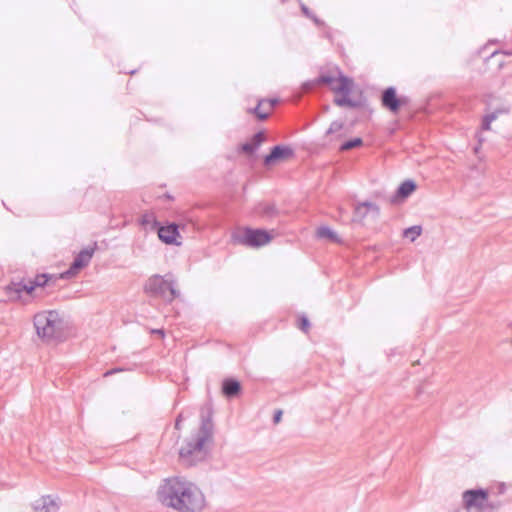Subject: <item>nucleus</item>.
I'll list each match as a JSON object with an SVG mask.
<instances>
[{"label":"nucleus","mask_w":512,"mask_h":512,"mask_svg":"<svg viewBox=\"0 0 512 512\" xmlns=\"http://www.w3.org/2000/svg\"><path fill=\"white\" fill-rule=\"evenodd\" d=\"M416 188H417V185H416L415 181H413L411 179L405 180L398 187L396 194L392 198V201H394V198H397V197L403 198V199L407 198L409 195H411L416 190Z\"/></svg>","instance_id":"obj_18"},{"label":"nucleus","mask_w":512,"mask_h":512,"mask_svg":"<svg viewBox=\"0 0 512 512\" xmlns=\"http://www.w3.org/2000/svg\"><path fill=\"white\" fill-rule=\"evenodd\" d=\"M241 392V384L233 378H226L222 382V393L227 398H233Z\"/></svg>","instance_id":"obj_15"},{"label":"nucleus","mask_w":512,"mask_h":512,"mask_svg":"<svg viewBox=\"0 0 512 512\" xmlns=\"http://www.w3.org/2000/svg\"><path fill=\"white\" fill-rule=\"evenodd\" d=\"M265 139V133L263 131H259L256 134H254L250 142L242 144L241 150L249 154L254 153L259 148V146L265 141Z\"/></svg>","instance_id":"obj_17"},{"label":"nucleus","mask_w":512,"mask_h":512,"mask_svg":"<svg viewBox=\"0 0 512 512\" xmlns=\"http://www.w3.org/2000/svg\"><path fill=\"white\" fill-rule=\"evenodd\" d=\"M340 74H342V72H340V71H338V77L322 74L319 77H317L313 82H307L305 84V86H307L308 88H311L313 85H316V84H325V85H328L330 87V89L333 91V88H336L337 84H340V82H341Z\"/></svg>","instance_id":"obj_16"},{"label":"nucleus","mask_w":512,"mask_h":512,"mask_svg":"<svg viewBox=\"0 0 512 512\" xmlns=\"http://www.w3.org/2000/svg\"><path fill=\"white\" fill-rule=\"evenodd\" d=\"M502 53L509 56L512 55V51H503Z\"/></svg>","instance_id":"obj_34"},{"label":"nucleus","mask_w":512,"mask_h":512,"mask_svg":"<svg viewBox=\"0 0 512 512\" xmlns=\"http://www.w3.org/2000/svg\"><path fill=\"white\" fill-rule=\"evenodd\" d=\"M309 327H310L309 319L306 316H304V315L301 316L300 319H299V328L302 331L307 332Z\"/></svg>","instance_id":"obj_29"},{"label":"nucleus","mask_w":512,"mask_h":512,"mask_svg":"<svg viewBox=\"0 0 512 512\" xmlns=\"http://www.w3.org/2000/svg\"><path fill=\"white\" fill-rule=\"evenodd\" d=\"M157 497L162 505L178 512H200L206 505L201 489L195 483L178 476L163 480Z\"/></svg>","instance_id":"obj_1"},{"label":"nucleus","mask_w":512,"mask_h":512,"mask_svg":"<svg viewBox=\"0 0 512 512\" xmlns=\"http://www.w3.org/2000/svg\"><path fill=\"white\" fill-rule=\"evenodd\" d=\"M258 213L264 218H274L278 215V209L274 203H262L258 207Z\"/></svg>","instance_id":"obj_19"},{"label":"nucleus","mask_w":512,"mask_h":512,"mask_svg":"<svg viewBox=\"0 0 512 512\" xmlns=\"http://www.w3.org/2000/svg\"><path fill=\"white\" fill-rule=\"evenodd\" d=\"M343 127H344L343 122L337 121V120L333 121L330 124L329 128L327 129L326 135H332L334 133L340 132L343 129Z\"/></svg>","instance_id":"obj_27"},{"label":"nucleus","mask_w":512,"mask_h":512,"mask_svg":"<svg viewBox=\"0 0 512 512\" xmlns=\"http://www.w3.org/2000/svg\"><path fill=\"white\" fill-rule=\"evenodd\" d=\"M421 233L422 227L420 225H413L403 231V237L409 239L411 242H414L421 235Z\"/></svg>","instance_id":"obj_24"},{"label":"nucleus","mask_w":512,"mask_h":512,"mask_svg":"<svg viewBox=\"0 0 512 512\" xmlns=\"http://www.w3.org/2000/svg\"><path fill=\"white\" fill-rule=\"evenodd\" d=\"M157 334H161V335H164V332L162 330H156L155 331Z\"/></svg>","instance_id":"obj_35"},{"label":"nucleus","mask_w":512,"mask_h":512,"mask_svg":"<svg viewBox=\"0 0 512 512\" xmlns=\"http://www.w3.org/2000/svg\"><path fill=\"white\" fill-rule=\"evenodd\" d=\"M97 244L94 243L92 247L82 249L74 258L69 269L63 275H74L80 269L86 267L90 262L96 250Z\"/></svg>","instance_id":"obj_9"},{"label":"nucleus","mask_w":512,"mask_h":512,"mask_svg":"<svg viewBox=\"0 0 512 512\" xmlns=\"http://www.w3.org/2000/svg\"><path fill=\"white\" fill-rule=\"evenodd\" d=\"M317 236L319 238H328L332 242L340 243L341 239L338 234L328 226H321L317 229Z\"/></svg>","instance_id":"obj_21"},{"label":"nucleus","mask_w":512,"mask_h":512,"mask_svg":"<svg viewBox=\"0 0 512 512\" xmlns=\"http://www.w3.org/2000/svg\"><path fill=\"white\" fill-rule=\"evenodd\" d=\"M33 323L38 337L44 341L58 340L63 336L64 320L56 310L36 313Z\"/></svg>","instance_id":"obj_3"},{"label":"nucleus","mask_w":512,"mask_h":512,"mask_svg":"<svg viewBox=\"0 0 512 512\" xmlns=\"http://www.w3.org/2000/svg\"><path fill=\"white\" fill-rule=\"evenodd\" d=\"M59 503L50 495L42 496L33 503L34 512H59Z\"/></svg>","instance_id":"obj_13"},{"label":"nucleus","mask_w":512,"mask_h":512,"mask_svg":"<svg viewBox=\"0 0 512 512\" xmlns=\"http://www.w3.org/2000/svg\"><path fill=\"white\" fill-rule=\"evenodd\" d=\"M464 509L458 512H491L487 504L488 493L484 489L467 490L463 493Z\"/></svg>","instance_id":"obj_5"},{"label":"nucleus","mask_w":512,"mask_h":512,"mask_svg":"<svg viewBox=\"0 0 512 512\" xmlns=\"http://www.w3.org/2000/svg\"><path fill=\"white\" fill-rule=\"evenodd\" d=\"M144 292L151 297L162 298L167 303L173 302L180 296L177 281L172 273L164 276L154 274L144 284Z\"/></svg>","instance_id":"obj_4"},{"label":"nucleus","mask_w":512,"mask_h":512,"mask_svg":"<svg viewBox=\"0 0 512 512\" xmlns=\"http://www.w3.org/2000/svg\"><path fill=\"white\" fill-rule=\"evenodd\" d=\"M282 410H276L275 413H274V416H273V422L275 424L279 423L281 421V418H282Z\"/></svg>","instance_id":"obj_31"},{"label":"nucleus","mask_w":512,"mask_h":512,"mask_svg":"<svg viewBox=\"0 0 512 512\" xmlns=\"http://www.w3.org/2000/svg\"><path fill=\"white\" fill-rule=\"evenodd\" d=\"M182 420H183V414L179 413L175 420V429L181 430Z\"/></svg>","instance_id":"obj_33"},{"label":"nucleus","mask_w":512,"mask_h":512,"mask_svg":"<svg viewBox=\"0 0 512 512\" xmlns=\"http://www.w3.org/2000/svg\"><path fill=\"white\" fill-rule=\"evenodd\" d=\"M498 53H499V51H494V52L492 53V55H491V56H492V57H494V56H495V55H497Z\"/></svg>","instance_id":"obj_36"},{"label":"nucleus","mask_w":512,"mask_h":512,"mask_svg":"<svg viewBox=\"0 0 512 512\" xmlns=\"http://www.w3.org/2000/svg\"><path fill=\"white\" fill-rule=\"evenodd\" d=\"M381 102L383 107L396 114L400 110L401 106L408 104V98L398 97L396 88L390 86L382 92Z\"/></svg>","instance_id":"obj_7"},{"label":"nucleus","mask_w":512,"mask_h":512,"mask_svg":"<svg viewBox=\"0 0 512 512\" xmlns=\"http://www.w3.org/2000/svg\"><path fill=\"white\" fill-rule=\"evenodd\" d=\"M250 112L254 113L259 120L267 119L270 114L267 106H265V99L260 100L256 107L250 109Z\"/></svg>","instance_id":"obj_23"},{"label":"nucleus","mask_w":512,"mask_h":512,"mask_svg":"<svg viewBox=\"0 0 512 512\" xmlns=\"http://www.w3.org/2000/svg\"><path fill=\"white\" fill-rule=\"evenodd\" d=\"M272 240V235L264 229L245 228L239 242L248 247H262Z\"/></svg>","instance_id":"obj_6"},{"label":"nucleus","mask_w":512,"mask_h":512,"mask_svg":"<svg viewBox=\"0 0 512 512\" xmlns=\"http://www.w3.org/2000/svg\"><path fill=\"white\" fill-rule=\"evenodd\" d=\"M340 81V84H337V87L333 88V91L341 93L343 96L341 98H335L334 103L338 106L356 107L357 103L349 97L353 86L352 79L340 74Z\"/></svg>","instance_id":"obj_8"},{"label":"nucleus","mask_w":512,"mask_h":512,"mask_svg":"<svg viewBox=\"0 0 512 512\" xmlns=\"http://www.w3.org/2000/svg\"><path fill=\"white\" fill-rule=\"evenodd\" d=\"M294 156V150L287 145H276L270 153L264 157V165L271 166L277 161L285 160Z\"/></svg>","instance_id":"obj_10"},{"label":"nucleus","mask_w":512,"mask_h":512,"mask_svg":"<svg viewBox=\"0 0 512 512\" xmlns=\"http://www.w3.org/2000/svg\"><path fill=\"white\" fill-rule=\"evenodd\" d=\"M29 285H30L29 280L27 282H24L23 280L11 281L7 285L6 291L10 295L14 294L15 298L19 299L23 292H26L27 294H31L33 292V289H30Z\"/></svg>","instance_id":"obj_14"},{"label":"nucleus","mask_w":512,"mask_h":512,"mask_svg":"<svg viewBox=\"0 0 512 512\" xmlns=\"http://www.w3.org/2000/svg\"><path fill=\"white\" fill-rule=\"evenodd\" d=\"M363 144V140L360 137H355L353 139H350L348 141H345L340 146V151H347L356 147H359Z\"/></svg>","instance_id":"obj_25"},{"label":"nucleus","mask_w":512,"mask_h":512,"mask_svg":"<svg viewBox=\"0 0 512 512\" xmlns=\"http://www.w3.org/2000/svg\"><path fill=\"white\" fill-rule=\"evenodd\" d=\"M135 72H136V70L129 71L130 74H134Z\"/></svg>","instance_id":"obj_37"},{"label":"nucleus","mask_w":512,"mask_h":512,"mask_svg":"<svg viewBox=\"0 0 512 512\" xmlns=\"http://www.w3.org/2000/svg\"><path fill=\"white\" fill-rule=\"evenodd\" d=\"M276 103H277V99H268V100L265 99V106H267V109L269 110V112L272 110V108L274 107V105Z\"/></svg>","instance_id":"obj_32"},{"label":"nucleus","mask_w":512,"mask_h":512,"mask_svg":"<svg viewBox=\"0 0 512 512\" xmlns=\"http://www.w3.org/2000/svg\"><path fill=\"white\" fill-rule=\"evenodd\" d=\"M353 213V220L361 222L368 216L369 213H371L374 218H378L380 215V208L373 202L364 201L355 205Z\"/></svg>","instance_id":"obj_12"},{"label":"nucleus","mask_w":512,"mask_h":512,"mask_svg":"<svg viewBox=\"0 0 512 512\" xmlns=\"http://www.w3.org/2000/svg\"><path fill=\"white\" fill-rule=\"evenodd\" d=\"M157 233L159 239L167 244V245H181V242L177 241V238L180 237L179 227L175 223H170L166 226H158Z\"/></svg>","instance_id":"obj_11"},{"label":"nucleus","mask_w":512,"mask_h":512,"mask_svg":"<svg viewBox=\"0 0 512 512\" xmlns=\"http://www.w3.org/2000/svg\"><path fill=\"white\" fill-rule=\"evenodd\" d=\"M508 112L509 110L506 108H498L493 112L485 114L482 120V129L490 130L491 123L498 117V115Z\"/></svg>","instance_id":"obj_20"},{"label":"nucleus","mask_w":512,"mask_h":512,"mask_svg":"<svg viewBox=\"0 0 512 512\" xmlns=\"http://www.w3.org/2000/svg\"><path fill=\"white\" fill-rule=\"evenodd\" d=\"M140 223L144 226L151 223L152 228H157L159 226V222L156 219H154L153 216L148 215V214H145L142 216Z\"/></svg>","instance_id":"obj_28"},{"label":"nucleus","mask_w":512,"mask_h":512,"mask_svg":"<svg viewBox=\"0 0 512 512\" xmlns=\"http://www.w3.org/2000/svg\"><path fill=\"white\" fill-rule=\"evenodd\" d=\"M51 278H52V276L47 273L38 274L34 277V279H29V282H30L29 288L33 289V291H34L37 287H44L47 285L48 281Z\"/></svg>","instance_id":"obj_22"},{"label":"nucleus","mask_w":512,"mask_h":512,"mask_svg":"<svg viewBox=\"0 0 512 512\" xmlns=\"http://www.w3.org/2000/svg\"><path fill=\"white\" fill-rule=\"evenodd\" d=\"M301 11L303 12V14L310 18L311 20H313V22L318 25V26H322L324 23L323 21H321L315 14H313L310 9L305 5V4H301Z\"/></svg>","instance_id":"obj_26"},{"label":"nucleus","mask_w":512,"mask_h":512,"mask_svg":"<svg viewBox=\"0 0 512 512\" xmlns=\"http://www.w3.org/2000/svg\"><path fill=\"white\" fill-rule=\"evenodd\" d=\"M213 431L214 424L210 410L207 415H202L199 430L187 438L179 450V458L184 465L195 466L207 458L209 451L206 443L212 442Z\"/></svg>","instance_id":"obj_2"},{"label":"nucleus","mask_w":512,"mask_h":512,"mask_svg":"<svg viewBox=\"0 0 512 512\" xmlns=\"http://www.w3.org/2000/svg\"><path fill=\"white\" fill-rule=\"evenodd\" d=\"M132 369L133 368H131V367H117V368H113V369H110V370L106 371L104 373V376L107 377V376L113 375V374L118 373V372L129 371V370H132Z\"/></svg>","instance_id":"obj_30"}]
</instances>
